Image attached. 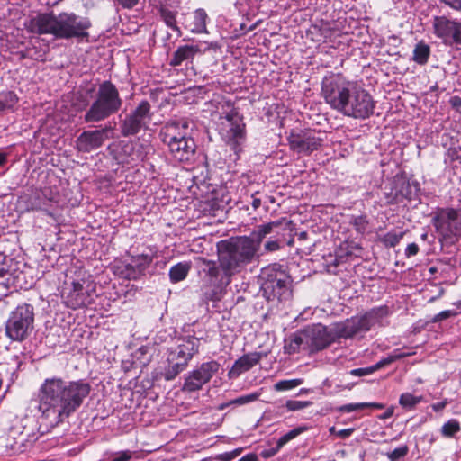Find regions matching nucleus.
Masks as SVG:
<instances>
[{"label": "nucleus", "mask_w": 461, "mask_h": 461, "mask_svg": "<svg viewBox=\"0 0 461 461\" xmlns=\"http://www.w3.org/2000/svg\"><path fill=\"white\" fill-rule=\"evenodd\" d=\"M284 222L287 224L286 219L270 221L257 226L248 236L221 240L217 244L219 265L215 261L203 259V271L212 282L227 286L232 276L241 273L249 265L258 260L261 244L268 235L271 236L264 244L266 252H275L282 248L284 239L281 230H285L282 228Z\"/></svg>", "instance_id": "obj_1"}, {"label": "nucleus", "mask_w": 461, "mask_h": 461, "mask_svg": "<svg viewBox=\"0 0 461 461\" xmlns=\"http://www.w3.org/2000/svg\"><path fill=\"white\" fill-rule=\"evenodd\" d=\"M91 391L86 379L46 378L39 390V409L44 418L50 419L51 426H58L80 409Z\"/></svg>", "instance_id": "obj_2"}, {"label": "nucleus", "mask_w": 461, "mask_h": 461, "mask_svg": "<svg viewBox=\"0 0 461 461\" xmlns=\"http://www.w3.org/2000/svg\"><path fill=\"white\" fill-rule=\"evenodd\" d=\"M374 323L375 312L371 310L363 315L335 323L330 328L321 323L308 325L302 329L304 347L312 353L323 350L339 339L352 338L369 330Z\"/></svg>", "instance_id": "obj_3"}, {"label": "nucleus", "mask_w": 461, "mask_h": 461, "mask_svg": "<svg viewBox=\"0 0 461 461\" xmlns=\"http://www.w3.org/2000/svg\"><path fill=\"white\" fill-rule=\"evenodd\" d=\"M91 26L89 18L73 12H61L58 14L49 12L31 18L27 30L39 35L50 34L58 40H84L89 37L88 30Z\"/></svg>", "instance_id": "obj_4"}, {"label": "nucleus", "mask_w": 461, "mask_h": 461, "mask_svg": "<svg viewBox=\"0 0 461 461\" xmlns=\"http://www.w3.org/2000/svg\"><path fill=\"white\" fill-rule=\"evenodd\" d=\"M123 101L116 86L110 80L99 84L91 104L85 102L77 110H86L83 120L86 123H97L117 113Z\"/></svg>", "instance_id": "obj_5"}, {"label": "nucleus", "mask_w": 461, "mask_h": 461, "mask_svg": "<svg viewBox=\"0 0 461 461\" xmlns=\"http://www.w3.org/2000/svg\"><path fill=\"white\" fill-rule=\"evenodd\" d=\"M201 339L194 335L179 336L167 350V366L162 373L166 381L174 380L184 372L193 357L199 353Z\"/></svg>", "instance_id": "obj_6"}, {"label": "nucleus", "mask_w": 461, "mask_h": 461, "mask_svg": "<svg viewBox=\"0 0 461 461\" xmlns=\"http://www.w3.org/2000/svg\"><path fill=\"white\" fill-rule=\"evenodd\" d=\"M259 278L262 295L267 302L281 303L292 298L291 279L284 272L268 267L262 269Z\"/></svg>", "instance_id": "obj_7"}, {"label": "nucleus", "mask_w": 461, "mask_h": 461, "mask_svg": "<svg viewBox=\"0 0 461 461\" xmlns=\"http://www.w3.org/2000/svg\"><path fill=\"white\" fill-rule=\"evenodd\" d=\"M34 308L32 304H19L11 312L5 321V332L14 342H23L28 339L34 329Z\"/></svg>", "instance_id": "obj_8"}, {"label": "nucleus", "mask_w": 461, "mask_h": 461, "mask_svg": "<svg viewBox=\"0 0 461 461\" xmlns=\"http://www.w3.org/2000/svg\"><path fill=\"white\" fill-rule=\"evenodd\" d=\"M352 83L345 80L339 75H332L323 78L321 94L330 107L338 112H349L350 105L345 102L349 95Z\"/></svg>", "instance_id": "obj_9"}, {"label": "nucleus", "mask_w": 461, "mask_h": 461, "mask_svg": "<svg viewBox=\"0 0 461 461\" xmlns=\"http://www.w3.org/2000/svg\"><path fill=\"white\" fill-rule=\"evenodd\" d=\"M225 122H222V137L230 149L237 155L242 151L247 140L246 124L243 116L232 108L230 112L221 116Z\"/></svg>", "instance_id": "obj_10"}, {"label": "nucleus", "mask_w": 461, "mask_h": 461, "mask_svg": "<svg viewBox=\"0 0 461 461\" xmlns=\"http://www.w3.org/2000/svg\"><path fill=\"white\" fill-rule=\"evenodd\" d=\"M152 116L150 104L147 100H142L121 121V134L123 137L135 136L141 130H147Z\"/></svg>", "instance_id": "obj_11"}, {"label": "nucleus", "mask_w": 461, "mask_h": 461, "mask_svg": "<svg viewBox=\"0 0 461 461\" xmlns=\"http://www.w3.org/2000/svg\"><path fill=\"white\" fill-rule=\"evenodd\" d=\"M432 223L438 233L445 238L461 235V213L454 208H437Z\"/></svg>", "instance_id": "obj_12"}, {"label": "nucleus", "mask_w": 461, "mask_h": 461, "mask_svg": "<svg viewBox=\"0 0 461 461\" xmlns=\"http://www.w3.org/2000/svg\"><path fill=\"white\" fill-rule=\"evenodd\" d=\"M220 367L216 360L202 363L186 374L182 390L188 393L201 390L219 372Z\"/></svg>", "instance_id": "obj_13"}, {"label": "nucleus", "mask_w": 461, "mask_h": 461, "mask_svg": "<svg viewBox=\"0 0 461 461\" xmlns=\"http://www.w3.org/2000/svg\"><path fill=\"white\" fill-rule=\"evenodd\" d=\"M287 141L294 152L311 154L321 147L323 139L311 130L293 129L287 136Z\"/></svg>", "instance_id": "obj_14"}, {"label": "nucleus", "mask_w": 461, "mask_h": 461, "mask_svg": "<svg viewBox=\"0 0 461 461\" xmlns=\"http://www.w3.org/2000/svg\"><path fill=\"white\" fill-rule=\"evenodd\" d=\"M93 291L94 288L89 284L85 286L79 281H75L70 286L63 289L61 297L68 308L77 310L93 303Z\"/></svg>", "instance_id": "obj_15"}, {"label": "nucleus", "mask_w": 461, "mask_h": 461, "mask_svg": "<svg viewBox=\"0 0 461 461\" xmlns=\"http://www.w3.org/2000/svg\"><path fill=\"white\" fill-rule=\"evenodd\" d=\"M346 103L351 107L349 112H340L344 115L355 118H366L372 113L374 104L371 95L364 89H357L352 84L349 95L346 97Z\"/></svg>", "instance_id": "obj_16"}, {"label": "nucleus", "mask_w": 461, "mask_h": 461, "mask_svg": "<svg viewBox=\"0 0 461 461\" xmlns=\"http://www.w3.org/2000/svg\"><path fill=\"white\" fill-rule=\"evenodd\" d=\"M392 185L390 192H384L389 202L400 203L403 199L408 201L418 199L420 190L418 184H411L397 174L393 177Z\"/></svg>", "instance_id": "obj_17"}, {"label": "nucleus", "mask_w": 461, "mask_h": 461, "mask_svg": "<svg viewBox=\"0 0 461 461\" xmlns=\"http://www.w3.org/2000/svg\"><path fill=\"white\" fill-rule=\"evenodd\" d=\"M434 33L444 41H452L461 45V22L452 21L445 16H435L433 20Z\"/></svg>", "instance_id": "obj_18"}, {"label": "nucleus", "mask_w": 461, "mask_h": 461, "mask_svg": "<svg viewBox=\"0 0 461 461\" xmlns=\"http://www.w3.org/2000/svg\"><path fill=\"white\" fill-rule=\"evenodd\" d=\"M113 127L105 126L100 130L85 131L77 139V148L81 152H90L100 148L108 138L107 133Z\"/></svg>", "instance_id": "obj_19"}, {"label": "nucleus", "mask_w": 461, "mask_h": 461, "mask_svg": "<svg viewBox=\"0 0 461 461\" xmlns=\"http://www.w3.org/2000/svg\"><path fill=\"white\" fill-rule=\"evenodd\" d=\"M190 122L187 118L173 119L168 121L161 129L159 136L161 141L166 144H171V140H182L189 135Z\"/></svg>", "instance_id": "obj_20"}, {"label": "nucleus", "mask_w": 461, "mask_h": 461, "mask_svg": "<svg viewBox=\"0 0 461 461\" xmlns=\"http://www.w3.org/2000/svg\"><path fill=\"white\" fill-rule=\"evenodd\" d=\"M172 157L179 162L190 161L195 153L196 145L189 135L182 140H171V144L167 145Z\"/></svg>", "instance_id": "obj_21"}, {"label": "nucleus", "mask_w": 461, "mask_h": 461, "mask_svg": "<svg viewBox=\"0 0 461 461\" xmlns=\"http://www.w3.org/2000/svg\"><path fill=\"white\" fill-rule=\"evenodd\" d=\"M264 357L266 354L263 352L244 354L234 362L229 375L230 377L239 376L241 373L247 372L258 365Z\"/></svg>", "instance_id": "obj_22"}, {"label": "nucleus", "mask_w": 461, "mask_h": 461, "mask_svg": "<svg viewBox=\"0 0 461 461\" xmlns=\"http://www.w3.org/2000/svg\"><path fill=\"white\" fill-rule=\"evenodd\" d=\"M199 52L200 49L196 45L186 44L179 46L172 54L169 59V65L171 67L187 66L189 63H193L195 55Z\"/></svg>", "instance_id": "obj_23"}, {"label": "nucleus", "mask_w": 461, "mask_h": 461, "mask_svg": "<svg viewBox=\"0 0 461 461\" xmlns=\"http://www.w3.org/2000/svg\"><path fill=\"white\" fill-rule=\"evenodd\" d=\"M177 13L178 12L176 8L173 7V5L167 1L161 3L158 6V14L160 19L165 23V24L168 28L176 32L177 33V36L180 37L182 35V32L179 26L177 25Z\"/></svg>", "instance_id": "obj_24"}, {"label": "nucleus", "mask_w": 461, "mask_h": 461, "mask_svg": "<svg viewBox=\"0 0 461 461\" xmlns=\"http://www.w3.org/2000/svg\"><path fill=\"white\" fill-rule=\"evenodd\" d=\"M192 22L185 21L184 26L193 33L206 32V22L208 15L204 9H196L192 14Z\"/></svg>", "instance_id": "obj_25"}, {"label": "nucleus", "mask_w": 461, "mask_h": 461, "mask_svg": "<svg viewBox=\"0 0 461 461\" xmlns=\"http://www.w3.org/2000/svg\"><path fill=\"white\" fill-rule=\"evenodd\" d=\"M132 147L128 144H111L108 146V151L114 160L120 165L129 164V155Z\"/></svg>", "instance_id": "obj_26"}, {"label": "nucleus", "mask_w": 461, "mask_h": 461, "mask_svg": "<svg viewBox=\"0 0 461 461\" xmlns=\"http://www.w3.org/2000/svg\"><path fill=\"white\" fill-rule=\"evenodd\" d=\"M191 269V262L183 261L172 266L169 269V279L172 283H178L186 278Z\"/></svg>", "instance_id": "obj_27"}, {"label": "nucleus", "mask_w": 461, "mask_h": 461, "mask_svg": "<svg viewBox=\"0 0 461 461\" xmlns=\"http://www.w3.org/2000/svg\"><path fill=\"white\" fill-rule=\"evenodd\" d=\"M301 348H306L302 330L291 335L289 340L285 342L284 348L285 353L292 355L296 353Z\"/></svg>", "instance_id": "obj_28"}, {"label": "nucleus", "mask_w": 461, "mask_h": 461, "mask_svg": "<svg viewBox=\"0 0 461 461\" xmlns=\"http://www.w3.org/2000/svg\"><path fill=\"white\" fill-rule=\"evenodd\" d=\"M260 395H261V393H258V392H255V393H249V394L241 395V396L237 397V398L230 401V402L221 403L219 406L218 409L221 410V411H223L227 407L231 406V405L240 406V405L249 404L250 402H253L257 401L259 398Z\"/></svg>", "instance_id": "obj_29"}, {"label": "nucleus", "mask_w": 461, "mask_h": 461, "mask_svg": "<svg viewBox=\"0 0 461 461\" xmlns=\"http://www.w3.org/2000/svg\"><path fill=\"white\" fill-rule=\"evenodd\" d=\"M404 235L405 231L403 230H393L383 236H379L376 238V240L382 242L385 248H393L400 242Z\"/></svg>", "instance_id": "obj_30"}, {"label": "nucleus", "mask_w": 461, "mask_h": 461, "mask_svg": "<svg viewBox=\"0 0 461 461\" xmlns=\"http://www.w3.org/2000/svg\"><path fill=\"white\" fill-rule=\"evenodd\" d=\"M430 54V48L424 41H420L416 44L413 50V60L420 65L428 62Z\"/></svg>", "instance_id": "obj_31"}, {"label": "nucleus", "mask_w": 461, "mask_h": 461, "mask_svg": "<svg viewBox=\"0 0 461 461\" xmlns=\"http://www.w3.org/2000/svg\"><path fill=\"white\" fill-rule=\"evenodd\" d=\"M50 201L47 199L46 195L44 194L41 193H35L33 197L31 199L30 209L32 211H49V205Z\"/></svg>", "instance_id": "obj_32"}, {"label": "nucleus", "mask_w": 461, "mask_h": 461, "mask_svg": "<svg viewBox=\"0 0 461 461\" xmlns=\"http://www.w3.org/2000/svg\"><path fill=\"white\" fill-rule=\"evenodd\" d=\"M17 102L18 97L15 93L12 91L0 93V108L3 112L13 109Z\"/></svg>", "instance_id": "obj_33"}, {"label": "nucleus", "mask_w": 461, "mask_h": 461, "mask_svg": "<svg viewBox=\"0 0 461 461\" xmlns=\"http://www.w3.org/2000/svg\"><path fill=\"white\" fill-rule=\"evenodd\" d=\"M131 261L134 264V267L140 270V273L143 276L146 269L151 265L153 257L148 254H140L132 256Z\"/></svg>", "instance_id": "obj_34"}, {"label": "nucleus", "mask_w": 461, "mask_h": 461, "mask_svg": "<svg viewBox=\"0 0 461 461\" xmlns=\"http://www.w3.org/2000/svg\"><path fill=\"white\" fill-rule=\"evenodd\" d=\"M347 255H342L336 253V255L332 256L330 255L328 258H326L325 260V267L329 273L335 274L337 272V267L345 262Z\"/></svg>", "instance_id": "obj_35"}, {"label": "nucleus", "mask_w": 461, "mask_h": 461, "mask_svg": "<svg viewBox=\"0 0 461 461\" xmlns=\"http://www.w3.org/2000/svg\"><path fill=\"white\" fill-rule=\"evenodd\" d=\"M347 255H342L336 253V255L332 256L330 255L328 258H326L325 260V267L329 273L335 274L337 272V267L345 262Z\"/></svg>", "instance_id": "obj_36"}, {"label": "nucleus", "mask_w": 461, "mask_h": 461, "mask_svg": "<svg viewBox=\"0 0 461 461\" xmlns=\"http://www.w3.org/2000/svg\"><path fill=\"white\" fill-rule=\"evenodd\" d=\"M308 429H309V427H307L305 425L298 426V427L293 429L292 430L288 431L286 434H285L284 436L279 438V439L277 440L278 447H283L289 441H291L292 439L295 438L296 437H298L302 433L307 431Z\"/></svg>", "instance_id": "obj_37"}, {"label": "nucleus", "mask_w": 461, "mask_h": 461, "mask_svg": "<svg viewBox=\"0 0 461 461\" xmlns=\"http://www.w3.org/2000/svg\"><path fill=\"white\" fill-rule=\"evenodd\" d=\"M422 400L421 396H414L411 393H406L400 396L399 403L401 406L407 410L413 409Z\"/></svg>", "instance_id": "obj_38"}, {"label": "nucleus", "mask_w": 461, "mask_h": 461, "mask_svg": "<svg viewBox=\"0 0 461 461\" xmlns=\"http://www.w3.org/2000/svg\"><path fill=\"white\" fill-rule=\"evenodd\" d=\"M460 429H461L460 423L456 420L451 419L448 421H447L446 423H444V425L442 426L441 434L444 437L452 438L455 436V434L459 432Z\"/></svg>", "instance_id": "obj_39"}, {"label": "nucleus", "mask_w": 461, "mask_h": 461, "mask_svg": "<svg viewBox=\"0 0 461 461\" xmlns=\"http://www.w3.org/2000/svg\"><path fill=\"white\" fill-rule=\"evenodd\" d=\"M303 382V379H291V380H280L274 384V389L276 391H288L294 389Z\"/></svg>", "instance_id": "obj_40"}, {"label": "nucleus", "mask_w": 461, "mask_h": 461, "mask_svg": "<svg viewBox=\"0 0 461 461\" xmlns=\"http://www.w3.org/2000/svg\"><path fill=\"white\" fill-rule=\"evenodd\" d=\"M393 312L392 308L388 305H381L376 307V324L386 326L389 322L386 318Z\"/></svg>", "instance_id": "obj_41"}, {"label": "nucleus", "mask_w": 461, "mask_h": 461, "mask_svg": "<svg viewBox=\"0 0 461 461\" xmlns=\"http://www.w3.org/2000/svg\"><path fill=\"white\" fill-rule=\"evenodd\" d=\"M121 275L126 279L136 280L139 279L142 275L140 273L136 267H134V264L131 261L129 264L124 265L123 268L121 270Z\"/></svg>", "instance_id": "obj_42"}, {"label": "nucleus", "mask_w": 461, "mask_h": 461, "mask_svg": "<svg viewBox=\"0 0 461 461\" xmlns=\"http://www.w3.org/2000/svg\"><path fill=\"white\" fill-rule=\"evenodd\" d=\"M312 404V402L310 401L288 400L285 402V407L290 411H295L309 407Z\"/></svg>", "instance_id": "obj_43"}, {"label": "nucleus", "mask_w": 461, "mask_h": 461, "mask_svg": "<svg viewBox=\"0 0 461 461\" xmlns=\"http://www.w3.org/2000/svg\"><path fill=\"white\" fill-rule=\"evenodd\" d=\"M408 446L402 445L393 449L390 454H388V457L390 458L391 461H400L408 454Z\"/></svg>", "instance_id": "obj_44"}, {"label": "nucleus", "mask_w": 461, "mask_h": 461, "mask_svg": "<svg viewBox=\"0 0 461 461\" xmlns=\"http://www.w3.org/2000/svg\"><path fill=\"white\" fill-rule=\"evenodd\" d=\"M242 451H243L242 447H238V448H235V449H233L231 451H228V452H224V453L219 454L216 456V459L218 461H232L235 458H237L242 453Z\"/></svg>", "instance_id": "obj_45"}, {"label": "nucleus", "mask_w": 461, "mask_h": 461, "mask_svg": "<svg viewBox=\"0 0 461 461\" xmlns=\"http://www.w3.org/2000/svg\"><path fill=\"white\" fill-rule=\"evenodd\" d=\"M38 439L35 434L28 435L26 439H22L19 446H14V449L19 452H24L28 448L32 447L34 442Z\"/></svg>", "instance_id": "obj_46"}, {"label": "nucleus", "mask_w": 461, "mask_h": 461, "mask_svg": "<svg viewBox=\"0 0 461 461\" xmlns=\"http://www.w3.org/2000/svg\"><path fill=\"white\" fill-rule=\"evenodd\" d=\"M458 314H459V312L456 310H445V311H442V312H438V314H436L432 318L431 321L434 323L439 322V321L447 320L448 318L456 317Z\"/></svg>", "instance_id": "obj_47"}, {"label": "nucleus", "mask_w": 461, "mask_h": 461, "mask_svg": "<svg viewBox=\"0 0 461 461\" xmlns=\"http://www.w3.org/2000/svg\"><path fill=\"white\" fill-rule=\"evenodd\" d=\"M365 406L375 407V402L357 403V404H353V403L345 404V405H343V406H341L339 408V411H343V412H352L354 411L363 409Z\"/></svg>", "instance_id": "obj_48"}, {"label": "nucleus", "mask_w": 461, "mask_h": 461, "mask_svg": "<svg viewBox=\"0 0 461 461\" xmlns=\"http://www.w3.org/2000/svg\"><path fill=\"white\" fill-rule=\"evenodd\" d=\"M374 372H375V365H372L367 367H360V368L352 369L348 372V374L353 376H365L367 375H371Z\"/></svg>", "instance_id": "obj_49"}, {"label": "nucleus", "mask_w": 461, "mask_h": 461, "mask_svg": "<svg viewBox=\"0 0 461 461\" xmlns=\"http://www.w3.org/2000/svg\"><path fill=\"white\" fill-rule=\"evenodd\" d=\"M383 409H384V405L376 402V419L386 420L393 416V410H394L393 406H390L389 408H387L386 411H384V412L378 413V411L383 410Z\"/></svg>", "instance_id": "obj_50"}, {"label": "nucleus", "mask_w": 461, "mask_h": 461, "mask_svg": "<svg viewBox=\"0 0 461 461\" xmlns=\"http://www.w3.org/2000/svg\"><path fill=\"white\" fill-rule=\"evenodd\" d=\"M329 430L330 434L336 435L339 438H348L352 435L354 429H343L337 430L335 427H331Z\"/></svg>", "instance_id": "obj_51"}, {"label": "nucleus", "mask_w": 461, "mask_h": 461, "mask_svg": "<svg viewBox=\"0 0 461 461\" xmlns=\"http://www.w3.org/2000/svg\"><path fill=\"white\" fill-rule=\"evenodd\" d=\"M131 458L132 452L130 450H124L116 453L111 461H130Z\"/></svg>", "instance_id": "obj_52"}, {"label": "nucleus", "mask_w": 461, "mask_h": 461, "mask_svg": "<svg viewBox=\"0 0 461 461\" xmlns=\"http://www.w3.org/2000/svg\"><path fill=\"white\" fill-rule=\"evenodd\" d=\"M401 355H391L376 362V370L384 367L385 366L393 363L396 359L400 358Z\"/></svg>", "instance_id": "obj_53"}, {"label": "nucleus", "mask_w": 461, "mask_h": 461, "mask_svg": "<svg viewBox=\"0 0 461 461\" xmlns=\"http://www.w3.org/2000/svg\"><path fill=\"white\" fill-rule=\"evenodd\" d=\"M140 0H113L114 4L124 8L131 9L138 5Z\"/></svg>", "instance_id": "obj_54"}, {"label": "nucleus", "mask_w": 461, "mask_h": 461, "mask_svg": "<svg viewBox=\"0 0 461 461\" xmlns=\"http://www.w3.org/2000/svg\"><path fill=\"white\" fill-rule=\"evenodd\" d=\"M419 250H420V249H419V246L417 243H415V242L410 243L405 249V251H404L405 257L406 258L413 257L418 254Z\"/></svg>", "instance_id": "obj_55"}, {"label": "nucleus", "mask_w": 461, "mask_h": 461, "mask_svg": "<svg viewBox=\"0 0 461 461\" xmlns=\"http://www.w3.org/2000/svg\"><path fill=\"white\" fill-rule=\"evenodd\" d=\"M439 1L454 10L461 11V0H439Z\"/></svg>", "instance_id": "obj_56"}, {"label": "nucleus", "mask_w": 461, "mask_h": 461, "mask_svg": "<svg viewBox=\"0 0 461 461\" xmlns=\"http://www.w3.org/2000/svg\"><path fill=\"white\" fill-rule=\"evenodd\" d=\"M449 104L456 112H461V97L454 95L450 97Z\"/></svg>", "instance_id": "obj_57"}, {"label": "nucleus", "mask_w": 461, "mask_h": 461, "mask_svg": "<svg viewBox=\"0 0 461 461\" xmlns=\"http://www.w3.org/2000/svg\"><path fill=\"white\" fill-rule=\"evenodd\" d=\"M281 448H282V447H278V442H276V445L275 447H272L270 449L263 451L262 452V456L265 457V458H268V457L274 456L275 455H276L280 451Z\"/></svg>", "instance_id": "obj_58"}, {"label": "nucleus", "mask_w": 461, "mask_h": 461, "mask_svg": "<svg viewBox=\"0 0 461 461\" xmlns=\"http://www.w3.org/2000/svg\"><path fill=\"white\" fill-rule=\"evenodd\" d=\"M204 297L209 301H219L220 294L215 289H212L210 292H205Z\"/></svg>", "instance_id": "obj_59"}, {"label": "nucleus", "mask_w": 461, "mask_h": 461, "mask_svg": "<svg viewBox=\"0 0 461 461\" xmlns=\"http://www.w3.org/2000/svg\"><path fill=\"white\" fill-rule=\"evenodd\" d=\"M255 28H256V23L250 25L248 28L245 23H240L239 30H237V31L239 32L240 35H243L248 32L253 31Z\"/></svg>", "instance_id": "obj_60"}, {"label": "nucleus", "mask_w": 461, "mask_h": 461, "mask_svg": "<svg viewBox=\"0 0 461 461\" xmlns=\"http://www.w3.org/2000/svg\"><path fill=\"white\" fill-rule=\"evenodd\" d=\"M447 401L444 400V401L433 403L431 405V408L434 411L438 412V411H443L445 409V407L447 406Z\"/></svg>", "instance_id": "obj_61"}, {"label": "nucleus", "mask_w": 461, "mask_h": 461, "mask_svg": "<svg viewBox=\"0 0 461 461\" xmlns=\"http://www.w3.org/2000/svg\"><path fill=\"white\" fill-rule=\"evenodd\" d=\"M238 461H258V456L255 453H249L242 456Z\"/></svg>", "instance_id": "obj_62"}, {"label": "nucleus", "mask_w": 461, "mask_h": 461, "mask_svg": "<svg viewBox=\"0 0 461 461\" xmlns=\"http://www.w3.org/2000/svg\"><path fill=\"white\" fill-rule=\"evenodd\" d=\"M256 194H252V202H251V205H252L254 210H257L261 205V200H260V198H258L256 196Z\"/></svg>", "instance_id": "obj_63"}, {"label": "nucleus", "mask_w": 461, "mask_h": 461, "mask_svg": "<svg viewBox=\"0 0 461 461\" xmlns=\"http://www.w3.org/2000/svg\"><path fill=\"white\" fill-rule=\"evenodd\" d=\"M7 162V154L0 149V167Z\"/></svg>", "instance_id": "obj_64"}]
</instances>
